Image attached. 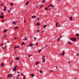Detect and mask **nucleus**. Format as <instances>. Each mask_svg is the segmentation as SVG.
Returning <instances> with one entry per match:
<instances>
[{
  "mask_svg": "<svg viewBox=\"0 0 79 79\" xmlns=\"http://www.w3.org/2000/svg\"><path fill=\"white\" fill-rule=\"evenodd\" d=\"M60 38H59L57 40V41H59L60 39Z\"/></svg>",
  "mask_w": 79,
  "mask_h": 79,
  "instance_id": "79ce46f5",
  "label": "nucleus"
},
{
  "mask_svg": "<svg viewBox=\"0 0 79 79\" xmlns=\"http://www.w3.org/2000/svg\"><path fill=\"white\" fill-rule=\"evenodd\" d=\"M43 61H44V62H45V60L44 59H43Z\"/></svg>",
  "mask_w": 79,
  "mask_h": 79,
  "instance_id": "37998d69",
  "label": "nucleus"
},
{
  "mask_svg": "<svg viewBox=\"0 0 79 79\" xmlns=\"http://www.w3.org/2000/svg\"><path fill=\"white\" fill-rule=\"evenodd\" d=\"M60 27V25H58V26H57V27Z\"/></svg>",
  "mask_w": 79,
  "mask_h": 79,
  "instance_id": "603ef678",
  "label": "nucleus"
},
{
  "mask_svg": "<svg viewBox=\"0 0 79 79\" xmlns=\"http://www.w3.org/2000/svg\"><path fill=\"white\" fill-rule=\"evenodd\" d=\"M40 24L39 23V22H38L37 23V25L40 26Z\"/></svg>",
  "mask_w": 79,
  "mask_h": 79,
  "instance_id": "a211bd4d",
  "label": "nucleus"
},
{
  "mask_svg": "<svg viewBox=\"0 0 79 79\" xmlns=\"http://www.w3.org/2000/svg\"><path fill=\"white\" fill-rule=\"evenodd\" d=\"M23 22H24V23H26V20H25V18H24V21Z\"/></svg>",
  "mask_w": 79,
  "mask_h": 79,
  "instance_id": "bb28decb",
  "label": "nucleus"
},
{
  "mask_svg": "<svg viewBox=\"0 0 79 79\" xmlns=\"http://www.w3.org/2000/svg\"><path fill=\"white\" fill-rule=\"evenodd\" d=\"M35 75L34 74H32L31 75V76H32V77L33 78V76H34Z\"/></svg>",
  "mask_w": 79,
  "mask_h": 79,
  "instance_id": "412c9836",
  "label": "nucleus"
},
{
  "mask_svg": "<svg viewBox=\"0 0 79 79\" xmlns=\"http://www.w3.org/2000/svg\"><path fill=\"white\" fill-rule=\"evenodd\" d=\"M20 73V72H17V73Z\"/></svg>",
  "mask_w": 79,
  "mask_h": 79,
  "instance_id": "052dcab7",
  "label": "nucleus"
},
{
  "mask_svg": "<svg viewBox=\"0 0 79 79\" xmlns=\"http://www.w3.org/2000/svg\"><path fill=\"white\" fill-rule=\"evenodd\" d=\"M3 45V44H1L0 46H2Z\"/></svg>",
  "mask_w": 79,
  "mask_h": 79,
  "instance_id": "3c124183",
  "label": "nucleus"
},
{
  "mask_svg": "<svg viewBox=\"0 0 79 79\" xmlns=\"http://www.w3.org/2000/svg\"><path fill=\"white\" fill-rule=\"evenodd\" d=\"M30 56H29V55H28V57H30Z\"/></svg>",
  "mask_w": 79,
  "mask_h": 79,
  "instance_id": "0e129e2a",
  "label": "nucleus"
},
{
  "mask_svg": "<svg viewBox=\"0 0 79 79\" xmlns=\"http://www.w3.org/2000/svg\"><path fill=\"white\" fill-rule=\"evenodd\" d=\"M52 5L50 4L49 6H52Z\"/></svg>",
  "mask_w": 79,
  "mask_h": 79,
  "instance_id": "4d7b16f0",
  "label": "nucleus"
},
{
  "mask_svg": "<svg viewBox=\"0 0 79 79\" xmlns=\"http://www.w3.org/2000/svg\"><path fill=\"white\" fill-rule=\"evenodd\" d=\"M15 48H19V46H15Z\"/></svg>",
  "mask_w": 79,
  "mask_h": 79,
  "instance_id": "4be33fe9",
  "label": "nucleus"
},
{
  "mask_svg": "<svg viewBox=\"0 0 79 79\" xmlns=\"http://www.w3.org/2000/svg\"><path fill=\"white\" fill-rule=\"evenodd\" d=\"M76 39H77V38L73 37V38H70V40H71L72 41H76Z\"/></svg>",
  "mask_w": 79,
  "mask_h": 79,
  "instance_id": "f257e3e1",
  "label": "nucleus"
},
{
  "mask_svg": "<svg viewBox=\"0 0 79 79\" xmlns=\"http://www.w3.org/2000/svg\"><path fill=\"white\" fill-rule=\"evenodd\" d=\"M25 77H26L25 76H24V77H23V79H26Z\"/></svg>",
  "mask_w": 79,
  "mask_h": 79,
  "instance_id": "58836bf2",
  "label": "nucleus"
},
{
  "mask_svg": "<svg viewBox=\"0 0 79 79\" xmlns=\"http://www.w3.org/2000/svg\"><path fill=\"white\" fill-rule=\"evenodd\" d=\"M18 27H15L14 28V29H18Z\"/></svg>",
  "mask_w": 79,
  "mask_h": 79,
  "instance_id": "e433bc0d",
  "label": "nucleus"
},
{
  "mask_svg": "<svg viewBox=\"0 0 79 79\" xmlns=\"http://www.w3.org/2000/svg\"><path fill=\"white\" fill-rule=\"evenodd\" d=\"M10 4L11 6H13V4L12 3H10Z\"/></svg>",
  "mask_w": 79,
  "mask_h": 79,
  "instance_id": "2f4dec72",
  "label": "nucleus"
},
{
  "mask_svg": "<svg viewBox=\"0 0 79 79\" xmlns=\"http://www.w3.org/2000/svg\"><path fill=\"white\" fill-rule=\"evenodd\" d=\"M15 59L16 60H20V59L18 57L15 58Z\"/></svg>",
  "mask_w": 79,
  "mask_h": 79,
  "instance_id": "7ed1b4c3",
  "label": "nucleus"
},
{
  "mask_svg": "<svg viewBox=\"0 0 79 79\" xmlns=\"http://www.w3.org/2000/svg\"><path fill=\"white\" fill-rule=\"evenodd\" d=\"M2 48H3V49L5 50V48L4 47H2Z\"/></svg>",
  "mask_w": 79,
  "mask_h": 79,
  "instance_id": "5fc2aeb1",
  "label": "nucleus"
},
{
  "mask_svg": "<svg viewBox=\"0 0 79 79\" xmlns=\"http://www.w3.org/2000/svg\"><path fill=\"white\" fill-rule=\"evenodd\" d=\"M76 36L77 37H78L79 36V35L77 33L76 34Z\"/></svg>",
  "mask_w": 79,
  "mask_h": 79,
  "instance_id": "5701e85b",
  "label": "nucleus"
},
{
  "mask_svg": "<svg viewBox=\"0 0 79 79\" xmlns=\"http://www.w3.org/2000/svg\"><path fill=\"white\" fill-rule=\"evenodd\" d=\"M62 35H60V38H59L60 39L61 38H62Z\"/></svg>",
  "mask_w": 79,
  "mask_h": 79,
  "instance_id": "4c0bfd02",
  "label": "nucleus"
},
{
  "mask_svg": "<svg viewBox=\"0 0 79 79\" xmlns=\"http://www.w3.org/2000/svg\"><path fill=\"white\" fill-rule=\"evenodd\" d=\"M12 69H12V71L15 72L16 70V67H12Z\"/></svg>",
  "mask_w": 79,
  "mask_h": 79,
  "instance_id": "f03ea898",
  "label": "nucleus"
},
{
  "mask_svg": "<svg viewBox=\"0 0 79 79\" xmlns=\"http://www.w3.org/2000/svg\"><path fill=\"white\" fill-rule=\"evenodd\" d=\"M36 45H38V43H36Z\"/></svg>",
  "mask_w": 79,
  "mask_h": 79,
  "instance_id": "e2e57ef3",
  "label": "nucleus"
},
{
  "mask_svg": "<svg viewBox=\"0 0 79 79\" xmlns=\"http://www.w3.org/2000/svg\"><path fill=\"white\" fill-rule=\"evenodd\" d=\"M72 18H73L72 16H71V17H70L69 19H70V21H72V20H73Z\"/></svg>",
  "mask_w": 79,
  "mask_h": 79,
  "instance_id": "0eeeda50",
  "label": "nucleus"
},
{
  "mask_svg": "<svg viewBox=\"0 0 79 79\" xmlns=\"http://www.w3.org/2000/svg\"><path fill=\"white\" fill-rule=\"evenodd\" d=\"M6 37V35H5L4 36V38H3V39H5Z\"/></svg>",
  "mask_w": 79,
  "mask_h": 79,
  "instance_id": "cd10ccee",
  "label": "nucleus"
},
{
  "mask_svg": "<svg viewBox=\"0 0 79 79\" xmlns=\"http://www.w3.org/2000/svg\"><path fill=\"white\" fill-rule=\"evenodd\" d=\"M29 56H32V55H33L32 54V55L29 54Z\"/></svg>",
  "mask_w": 79,
  "mask_h": 79,
  "instance_id": "8fccbe9b",
  "label": "nucleus"
},
{
  "mask_svg": "<svg viewBox=\"0 0 79 79\" xmlns=\"http://www.w3.org/2000/svg\"><path fill=\"white\" fill-rule=\"evenodd\" d=\"M59 54H60V55H62V54H61L60 53Z\"/></svg>",
  "mask_w": 79,
  "mask_h": 79,
  "instance_id": "13d9d810",
  "label": "nucleus"
},
{
  "mask_svg": "<svg viewBox=\"0 0 79 79\" xmlns=\"http://www.w3.org/2000/svg\"><path fill=\"white\" fill-rule=\"evenodd\" d=\"M42 7H43V5H41V6H40V7L41 8L42 7Z\"/></svg>",
  "mask_w": 79,
  "mask_h": 79,
  "instance_id": "ea45409f",
  "label": "nucleus"
},
{
  "mask_svg": "<svg viewBox=\"0 0 79 79\" xmlns=\"http://www.w3.org/2000/svg\"><path fill=\"white\" fill-rule=\"evenodd\" d=\"M28 38V37H26L25 39H23V41H24L25 40H27V39Z\"/></svg>",
  "mask_w": 79,
  "mask_h": 79,
  "instance_id": "f3484780",
  "label": "nucleus"
},
{
  "mask_svg": "<svg viewBox=\"0 0 79 79\" xmlns=\"http://www.w3.org/2000/svg\"><path fill=\"white\" fill-rule=\"evenodd\" d=\"M8 77H12V74H8Z\"/></svg>",
  "mask_w": 79,
  "mask_h": 79,
  "instance_id": "39448f33",
  "label": "nucleus"
},
{
  "mask_svg": "<svg viewBox=\"0 0 79 79\" xmlns=\"http://www.w3.org/2000/svg\"><path fill=\"white\" fill-rule=\"evenodd\" d=\"M47 25H44V26L43 27V28L45 29V27H47Z\"/></svg>",
  "mask_w": 79,
  "mask_h": 79,
  "instance_id": "4468645a",
  "label": "nucleus"
},
{
  "mask_svg": "<svg viewBox=\"0 0 79 79\" xmlns=\"http://www.w3.org/2000/svg\"><path fill=\"white\" fill-rule=\"evenodd\" d=\"M37 70L39 71H40V73H41V74H42V73L43 72L41 70Z\"/></svg>",
  "mask_w": 79,
  "mask_h": 79,
  "instance_id": "423d86ee",
  "label": "nucleus"
},
{
  "mask_svg": "<svg viewBox=\"0 0 79 79\" xmlns=\"http://www.w3.org/2000/svg\"><path fill=\"white\" fill-rule=\"evenodd\" d=\"M76 56H79V54H76Z\"/></svg>",
  "mask_w": 79,
  "mask_h": 79,
  "instance_id": "09e8293b",
  "label": "nucleus"
},
{
  "mask_svg": "<svg viewBox=\"0 0 79 79\" xmlns=\"http://www.w3.org/2000/svg\"><path fill=\"white\" fill-rule=\"evenodd\" d=\"M15 39H18V38H16L15 37L14 39V40H15Z\"/></svg>",
  "mask_w": 79,
  "mask_h": 79,
  "instance_id": "a19ab883",
  "label": "nucleus"
},
{
  "mask_svg": "<svg viewBox=\"0 0 79 79\" xmlns=\"http://www.w3.org/2000/svg\"><path fill=\"white\" fill-rule=\"evenodd\" d=\"M34 39H35V40H36V38L35 37L34 38Z\"/></svg>",
  "mask_w": 79,
  "mask_h": 79,
  "instance_id": "bf43d9fd",
  "label": "nucleus"
},
{
  "mask_svg": "<svg viewBox=\"0 0 79 79\" xmlns=\"http://www.w3.org/2000/svg\"><path fill=\"white\" fill-rule=\"evenodd\" d=\"M47 9H48L47 7H46V8H45V10H47Z\"/></svg>",
  "mask_w": 79,
  "mask_h": 79,
  "instance_id": "c9c22d12",
  "label": "nucleus"
},
{
  "mask_svg": "<svg viewBox=\"0 0 79 79\" xmlns=\"http://www.w3.org/2000/svg\"><path fill=\"white\" fill-rule=\"evenodd\" d=\"M5 21V20H2V22H4Z\"/></svg>",
  "mask_w": 79,
  "mask_h": 79,
  "instance_id": "c03bdc74",
  "label": "nucleus"
},
{
  "mask_svg": "<svg viewBox=\"0 0 79 79\" xmlns=\"http://www.w3.org/2000/svg\"><path fill=\"white\" fill-rule=\"evenodd\" d=\"M13 24H14L15 25H16V23H15V21H13Z\"/></svg>",
  "mask_w": 79,
  "mask_h": 79,
  "instance_id": "9b49d317",
  "label": "nucleus"
},
{
  "mask_svg": "<svg viewBox=\"0 0 79 79\" xmlns=\"http://www.w3.org/2000/svg\"><path fill=\"white\" fill-rule=\"evenodd\" d=\"M0 17L1 19H3L4 18V16L3 15L0 16Z\"/></svg>",
  "mask_w": 79,
  "mask_h": 79,
  "instance_id": "1a4fd4ad",
  "label": "nucleus"
},
{
  "mask_svg": "<svg viewBox=\"0 0 79 79\" xmlns=\"http://www.w3.org/2000/svg\"><path fill=\"white\" fill-rule=\"evenodd\" d=\"M3 13H4L3 12H2V13H1V15H3Z\"/></svg>",
  "mask_w": 79,
  "mask_h": 79,
  "instance_id": "c756f323",
  "label": "nucleus"
},
{
  "mask_svg": "<svg viewBox=\"0 0 79 79\" xmlns=\"http://www.w3.org/2000/svg\"><path fill=\"white\" fill-rule=\"evenodd\" d=\"M13 61H11L10 64H12V63H13Z\"/></svg>",
  "mask_w": 79,
  "mask_h": 79,
  "instance_id": "a18cd8bd",
  "label": "nucleus"
},
{
  "mask_svg": "<svg viewBox=\"0 0 79 79\" xmlns=\"http://www.w3.org/2000/svg\"><path fill=\"white\" fill-rule=\"evenodd\" d=\"M77 39H79V37H77Z\"/></svg>",
  "mask_w": 79,
  "mask_h": 79,
  "instance_id": "69168bd1",
  "label": "nucleus"
},
{
  "mask_svg": "<svg viewBox=\"0 0 79 79\" xmlns=\"http://www.w3.org/2000/svg\"><path fill=\"white\" fill-rule=\"evenodd\" d=\"M68 43L69 44H70L71 45L72 44L69 41L68 42Z\"/></svg>",
  "mask_w": 79,
  "mask_h": 79,
  "instance_id": "a878e982",
  "label": "nucleus"
},
{
  "mask_svg": "<svg viewBox=\"0 0 79 79\" xmlns=\"http://www.w3.org/2000/svg\"><path fill=\"white\" fill-rule=\"evenodd\" d=\"M59 23V22H57V23H56V24L58 25V24Z\"/></svg>",
  "mask_w": 79,
  "mask_h": 79,
  "instance_id": "de8ad7c7",
  "label": "nucleus"
},
{
  "mask_svg": "<svg viewBox=\"0 0 79 79\" xmlns=\"http://www.w3.org/2000/svg\"><path fill=\"white\" fill-rule=\"evenodd\" d=\"M6 6H4V9H3V11H5L6 10Z\"/></svg>",
  "mask_w": 79,
  "mask_h": 79,
  "instance_id": "20e7f679",
  "label": "nucleus"
},
{
  "mask_svg": "<svg viewBox=\"0 0 79 79\" xmlns=\"http://www.w3.org/2000/svg\"><path fill=\"white\" fill-rule=\"evenodd\" d=\"M29 47H31L32 46V48H33V45H32V44H30L29 45Z\"/></svg>",
  "mask_w": 79,
  "mask_h": 79,
  "instance_id": "6ab92c4d",
  "label": "nucleus"
},
{
  "mask_svg": "<svg viewBox=\"0 0 79 79\" xmlns=\"http://www.w3.org/2000/svg\"><path fill=\"white\" fill-rule=\"evenodd\" d=\"M21 75H22V76H24V75L22 73H21Z\"/></svg>",
  "mask_w": 79,
  "mask_h": 79,
  "instance_id": "72a5a7b5",
  "label": "nucleus"
},
{
  "mask_svg": "<svg viewBox=\"0 0 79 79\" xmlns=\"http://www.w3.org/2000/svg\"><path fill=\"white\" fill-rule=\"evenodd\" d=\"M7 31V29H5L4 30V31H3V32H4V33H5Z\"/></svg>",
  "mask_w": 79,
  "mask_h": 79,
  "instance_id": "dca6fc26",
  "label": "nucleus"
},
{
  "mask_svg": "<svg viewBox=\"0 0 79 79\" xmlns=\"http://www.w3.org/2000/svg\"><path fill=\"white\" fill-rule=\"evenodd\" d=\"M45 2V0H43L41 1V2L42 3H44Z\"/></svg>",
  "mask_w": 79,
  "mask_h": 79,
  "instance_id": "aec40b11",
  "label": "nucleus"
},
{
  "mask_svg": "<svg viewBox=\"0 0 79 79\" xmlns=\"http://www.w3.org/2000/svg\"><path fill=\"white\" fill-rule=\"evenodd\" d=\"M39 64V62L38 61H37V62H36L35 64Z\"/></svg>",
  "mask_w": 79,
  "mask_h": 79,
  "instance_id": "ddd939ff",
  "label": "nucleus"
},
{
  "mask_svg": "<svg viewBox=\"0 0 79 79\" xmlns=\"http://www.w3.org/2000/svg\"><path fill=\"white\" fill-rule=\"evenodd\" d=\"M36 17V16L35 15H33L32 16H31V18H35Z\"/></svg>",
  "mask_w": 79,
  "mask_h": 79,
  "instance_id": "f8f14e48",
  "label": "nucleus"
},
{
  "mask_svg": "<svg viewBox=\"0 0 79 79\" xmlns=\"http://www.w3.org/2000/svg\"><path fill=\"white\" fill-rule=\"evenodd\" d=\"M68 63H69V64L70 63V62L69 61Z\"/></svg>",
  "mask_w": 79,
  "mask_h": 79,
  "instance_id": "774afa93",
  "label": "nucleus"
},
{
  "mask_svg": "<svg viewBox=\"0 0 79 79\" xmlns=\"http://www.w3.org/2000/svg\"><path fill=\"white\" fill-rule=\"evenodd\" d=\"M29 2L28 1V2H27V3H26L25 5H27L29 4Z\"/></svg>",
  "mask_w": 79,
  "mask_h": 79,
  "instance_id": "2eb2a0df",
  "label": "nucleus"
},
{
  "mask_svg": "<svg viewBox=\"0 0 79 79\" xmlns=\"http://www.w3.org/2000/svg\"><path fill=\"white\" fill-rule=\"evenodd\" d=\"M39 19H40V17L37 18V19H38V20H39Z\"/></svg>",
  "mask_w": 79,
  "mask_h": 79,
  "instance_id": "6e6d98bb",
  "label": "nucleus"
},
{
  "mask_svg": "<svg viewBox=\"0 0 79 79\" xmlns=\"http://www.w3.org/2000/svg\"><path fill=\"white\" fill-rule=\"evenodd\" d=\"M10 10H8V12H9V13H10V11L12 9H11V8H10Z\"/></svg>",
  "mask_w": 79,
  "mask_h": 79,
  "instance_id": "6e6552de",
  "label": "nucleus"
},
{
  "mask_svg": "<svg viewBox=\"0 0 79 79\" xmlns=\"http://www.w3.org/2000/svg\"><path fill=\"white\" fill-rule=\"evenodd\" d=\"M50 71L51 72H54V71H52V70H50Z\"/></svg>",
  "mask_w": 79,
  "mask_h": 79,
  "instance_id": "864d4df0",
  "label": "nucleus"
},
{
  "mask_svg": "<svg viewBox=\"0 0 79 79\" xmlns=\"http://www.w3.org/2000/svg\"><path fill=\"white\" fill-rule=\"evenodd\" d=\"M42 50H39V51H38V52L39 53L40 52H41V51H42Z\"/></svg>",
  "mask_w": 79,
  "mask_h": 79,
  "instance_id": "7c9ffc66",
  "label": "nucleus"
},
{
  "mask_svg": "<svg viewBox=\"0 0 79 79\" xmlns=\"http://www.w3.org/2000/svg\"><path fill=\"white\" fill-rule=\"evenodd\" d=\"M58 25V24H56V27H57V26Z\"/></svg>",
  "mask_w": 79,
  "mask_h": 79,
  "instance_id": "680f3d73",
  "label": "nucleus"
},
{
  "mask_svg": "<svg viewBox=\"0 0 79 79\" xmlns=\"http://www.w3.org/2000/svg\"><path fill=\"white\" fill-rule=\"evenodd\" d=\"M1 65V67H3L4 66V64H3V63H1L0 65Z\"/></svg>",
  "mask_w": 79,
  "mask_h": 79,
  "instance_id": "9d476101",
  "label": "nucleus"
},
{
  "mask_svg": "<svg viewBox=\"0 0 79 79\" xmlns=\"http://www.w3.org/2000/svg\"><path fill=\"white\" fill-rule=\"evenodd\" d=\"M64 54H65L64 52H62V56H64Z\"/></svg>",
  "mask_w": 79,
  "mask_h": 79,
  "instance_id": "393cba45",
  "label": "nucleus"
},
{
  "mask_svg": "<svg viewBox=\"0 0 79 79\" xmlns=\"http://www.w3.org/2000/svg\"><path fill=\"white\" fill-rule=\"evenodd\" d=\"M45 56H43L42 57L43 59H44L45 58Z\"/></svg>",
  "mask_w": 79,
  "mask_h": 79,
  "instance_id": "c85d7f7f",
  "label": "nucleus"
},
{
  "mask_svg": "<svg viewBox=\"0 0 79 79\" xmlns=\"http://www.w3.org/2000/svg\"><path fill=\"white\" fill-rule=\"evenodd\" d=\"M51 6H52V7H54V8H55V6H53V5H51Z\"/></svg>",
  "mask_w": 79,
  "mask_h": 79,
  "instance_id": "f704fd0d",
  "label": "nucleus"
},
{
  "mask_svg": "<svg viewBox=\"0 0 79 79\" xmlns=\"http://www.w3.org/2000/svg\"><path fill=\"white\" fill-rule=\"evenodd\" d=\"M6 46L5 47V49H6Z\"/></svg>",
  "mask_w": 79,
  "mask_h": 79,
  "instance_id": "338daca9",
  "label": "nucleus"
},
{
  "mask_svg": "<svg viewBox=\"0 0 79 79\" xmlns=\"http://www.w3.org/2000/svg\"><path fill=\"white\" fill-rule=\"evenodd\" d=\"M19 76V75H18V76H17V77H16L17 79H18Z\"/></svg>",
  "mask_w": 79,
  "mask_h": 79,
  "instance_id": "473e14b6",
  "label": "nucleus"
},
{
  "mask_svg": "<svg viewBox=\"0 0 79 79\" xmlns=\"http://www.w3.org/2000/svg\"><path fill=\"white\" fill-rule=\"evenodd\" d=\"M40 31L39 30H37V33H38Z\"/></svg>",
  "mask_w": 79,
  "mask_h": 79,
  "instance_id": "49530a36",
  "label": "nucleus"
},
{
  "mask_svg": "<svg viewBox=\"0 0 79 79\" xmlns=\"http://www.w3.org/2000/svg\"><path fill=\"white\" fill-rule=\"evenodd\" d=\"M25 44V43H24V42H23V43H22V45H23Z\"/></svg>",
  "mask_w": 79,
  "mask_h": 79,
  "instance_id": "b1692460",
  "label": "nucleus"
}]
</instances>
